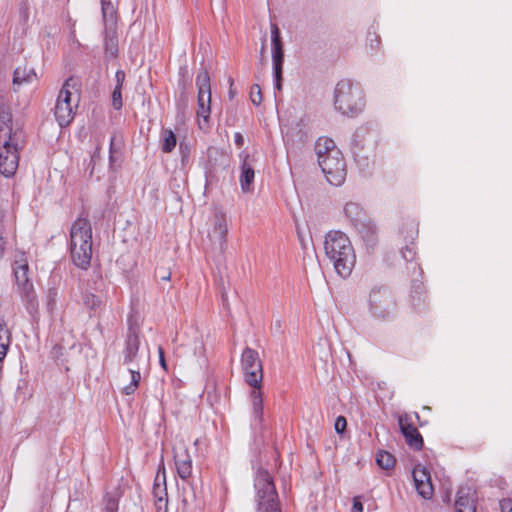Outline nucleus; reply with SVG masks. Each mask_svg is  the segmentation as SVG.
<instances>
[{
    "mask_svg": "<svg viewBox=\"0 0 512 512\" xmlns=\"http://www.w3.org/2000/svg\"><path fill=\"white\" fill-rule=\"evenodd\" d=\"M23 130L12 121L9 111H0V172L5 177L15 174L19 164V145L23 142Z\"/></svg>",
    "mask_w": 512,
    "mask_h": 512,
    "instance_id": "f257e3e1",
    "label": "nucleus"
},
{
    "mask_svg": "<svg viewBox=\"0 0 512 512\" xmlns=\"http://www.w3.org/2000/svg\"><path fill=\"white\" fill-rule=\"evenodd\" d=\"M241 366L245 382L253 389L250 392L252 403V425L261 427L263 418V394L261 385L263 380V367L258 352L252 348H245L241 355Z\"/></svg>",
    "mask_w": 512,
    "mask_h": 512,
    "instance_id": "f03ea898",
    "label": "nucleus"
},
{
    "mask_svg": "<svg viewBox=\"0 0 512 512\" xmlns=\"http://www.w3.org/2000/svg\"><path fill=\"white\" fill-rule=\"evenodd\" d=\"M315 153L327 181L334 186H340L346 178V165L334 141L327 137L318 138Z\"/></svg>",
    "mask_w": 512,
    "mask_h": 512,
    "instance_id": "7ed1b4c3",
    "label": "nucleus"
},
{
    "mask_svg": "<svg viewBox=\"0 0 512 512\" xmlns=\"http://www.w3.org/2000/svg\"><path fill=\"white\" fill-rule=\"evenodd\" d=\"M325 253L341 277H348L354 267L356 256L349 238L340 231L329 232L325 239Z\"/></svg>",
    "mask_w": 512,
    "mask_h": 512,
    "instance_id": "20e7f679",
    "label": "nucleus"
},
{
    "mask_svg": "<svg viewBox=\"0 0 512 512\" xmlns=\"http://www.w3.org/2000/svg\"><path fill=\"white\" fill-rule=\"evenodd\" d=\"M334 105L344 115L354 116L361 112L364 97L360 85L348 79L339 81L334 91Z\"/></svg>",
    "mask_w": 512,
    "mask_h": 512,
    "instance_id": "39448f33",
    "label": "nucleus"
},
{
    "mask_svg": "<svg viewBox=\"0 0 512 512\" xmlns=\"http://www.w3.org/2000/svg\"><path fill=\"white\" fill-rule=\"evenodd\" d=\"M79 102V84L76 79L71 77L63 84L54 108L55 118L61 127H65L72 122Z\"/></svg>",
    "mask_w": 512,
    "mask_h": 512,
    "instance_id": "423d86ee",
    "label": "nucleus"
},
{
    "mask_svg": "<svg viewBox=\"0 0 512 512\" xmlns=\"http://www.w3.org/2000/svg\"><path fill=\"white\" fill-rule=\"evenodd\" d=\"M13 272L18 291L21 294L22 300L26 303L27 310L30 313L36 311L38 308V300L29 276L28 260L23 253L14 260Z\"/></svg>",
    "mask_w": 512,
    "mask_h": 512,
    "instance_id": "0eeeda50",
    "label": "nucleus"
},
{
    "mask_svg": "<svg viewBox=\"0 0 512 512\" xmlns=\"http://www.w3.org/2000/svg\"><path fill=\"white\" fill-rule=\"evenodd\" d=\"M257 490V512H280L278 495L272 477L265 470H259L255 478Z\"/></svg>",
    "mask_w": 512,
    "mask_h": 512,
    "instance_id": "6e6552de",
    "label": "nucleus"
},
{
    "mask_svg": "<svg viewBox=\"0 0 512 512\" xmlns=\"http://www.w3.org/2000/svg\"><path fill=\"white\" fill-rule=\"evenodd\" d=\"M369 311L378 319H388L393 316L396 302L392 292L385 287L373 288L368 298Z\"/></svg>",
    "mask_w": 512,
    "mask_h": 512,
    "instance_id": "1a4fd4ad",
    "label": "nucleus"
},
{
    "mask_svg": "<svg viewBox=\"0 0 512 512\" xmlns=\"http://www.w3.org/2000/svg\"><path fill=\"white\" fill-rule=\"evenodd\" d=\"M271 46H272V63L274 72V85L278 91L282 88V71L284 62L283 42L279 27L276 23L270 24Z\"/></svg>",
    "mask_w": 512,
    "mask_h": 512,
    "instance_id": "9d476101",
    "label": "nucleus"
},
{
    "mask_svg": "<svg viewBox=\"0 0 512 512\" xmlns=\"http://www.w3.org/2000/svg\"><path fill=\"white\" fill-rule=\"evenodd\" d=\"M196 86L198 88L197 116L207 121L211 111V85L210 76L206 70L198 72L196 76Z\"/></svg>",
    "mask_w": 512,
    "mask_h": 512,
    "instance_id": "9b49d317",
    "label": "nucleus"
},
{
    "mask_svg": "<svg viewBox=\"0 0 512 512\" xmlns=\"http://www.w3.org/2000/svg\"><path fill=\"white\" fill-rule=\"evenodd\" d=\"M92 246V228L86 218H77L70 230V247Z\"/></svg>",
    "mask_w": 512,
    "mask_h": 512,
    "instance_id": "f8f14e48",
    "label": "nucleus"
},
{
    "mask_svg": "<svg viewBox=\"0 0 512 512\" xmlns=\"http://www.w3.org/2000/svg\"><path fill=\"white\" fill-rule=\"evenodd\" d=\"M228 234V223L226 216L221 211H216L211 218V228L208 237L211 242L218 244L223 249Z\"/></svg>",
    "mask_w": 512,
    "mask_h": 512,
    "instance_id": "ddd939ff",
    "label": "nucleus"
},
{
    "mask_svg": "<svg viewBox=\"0 0 512 512\" xmlns=\"http://www.w3.org/2000/svg\"><path fill=\"white\" fill-rule=\"evenodd\" d=\"M412 476L418 494L424 499H430L433 496L434 489L427 468L421 465L415 466Z\"/></svg>",
    "mask_w": 512,
    "mask_h": 512,
    "instance_id": "4468645a",
    "label": "nucleus"
},
{
    "mask_svg": "<svg viewBox=\"0 0 512 512\" xmlns=\"http://www.w3.org/2000/svg\"><path fill=\"white\" fill-rule=\"evenodd\" d=\"M398 423L407 444L413 449L420 450L423 446V438L413 425L411 418L407 414L401 415Z\"/></svg>",
    "mask_w": 512,
    "mask_h": 512,
    "instance_id": "2eb2a0df",
    "label": "nucleus"
},
{
    "mask_svg": "<svg viewBox=\"0 0 512 512\" xmlns=\"http://www.w3.org/2000/svg\"><path fill=\"white\" fill-rule=\"evenodd\" d=\"M174 462L177 475L186 480L192 475V459L184 445L174 447Z\"/></svg>",
    "mask_w": 512,
    "mask_h": 512,
    "instance_id": "dca6fc26",
    "label": "nucleus"
},
{
    "mask_svg": "<svg viewBox=\"0 0 512 512\" xmlns=\"http://www.w3.org/2000/svg\"><path fill=\"white\" fill-rule=\"evenodd\" d=\"M140 339L135 332L127 335L123 350V364L126 366H138Z\"/></svg>",
    "mask_w": 512,
    "mask_h": 512,
    "instance_id": "f3484780",
    "label": "nucleus"
},
{
    "mask_svg": "<svg viewBox=\"0 0 512 512\" xmlns=\"http://www.w3.org/2000/svg\"><path fill=\"white\" fill-rule=\"evenodd\" d=\"M241 158V174H240V186L243 192H251L253 189V182L255 172L252 165L249 163V155L246 153L240 154Z\"/></svg>",
    "mask_w": 512,
    "mask_h": 512,
    "instance_id": "a211bd4d",
    "label": "nucleus"
},
{
    "mask_svg": "<svg viewBox=\"0 0 512 512\" xmlns=\"http://www.w3.org/2000/svg\"><path fill=\"white\" fill-rule=\"evenodd\" d=\"M456 512H476L474 493L470 488L461 487L455 501Z\"/></svg>",
    "mask_w": 512,
    "mask_h": 512,
    "instance_id": "6ab92c4d",
    "label": "nucleus"
},
{
    "mask_svg": "<svg viewBox=\"0 0 512 512\" xmlns=\"http://www.w3.org/2000/svg\"><path fill=\"white\" fill-rule=\"evenodd\" d=\"M70 253H71V259L77 267H79L81 269L88 268V266L90 265V262H91V258H92V246L70 247Z\"/></svg>",
    "mask_w": 512,
    "mask_h": 512,
    "instance_id": "aec40b11",
    "label": "nucleus"
},
{
    "mask_svg": "<svg viewBox=\"0 0 512 512\" xmlns=\"http://www.w3.org/2000/svg\"><path fill=\"white\" fill-rule=\"evenodd\" d=\"M344 212L358 229L364 228L369 224L366 222L365 213L357 203H347L344 207Z\"/></svg>",
    "mask_w": 512,
    "mask_h": 512,
    "instance_id": "412c9836",
    "label": "nucleus"
},
{
    "mask_svg": "<svg viewBox=\"0 0 512 512\" xmlns=\"http://www.w3.org/2000/svg\"><path fill=\"white\" fill-rule=\"evenodd\" d=\"M153 494L155 500L163 499L167 500V489H166V472L163 459L161 460L158 468V472L155 478Z\"/></svg>",
    "mask_w": 512,
    "mask_h": 512,
    "instance_id": "4be33fe9",
    "label": "nucleus"
},
{
    "mask_svg": "<svg viewBox=\"0 0 512 512\" xmlns=\"http://www.w3.org/2000/svg\"><path fill=\"white\" fill-rule=\"evenodd\" d=\"M37 79L34 69L28 65L18 66L14 70L13 84L22 85L24 83H32Z\"/></svg>",
    "mask_w": 512,
    "mask_h": 512,
    "instance_id": "5701e85b",
    "label": "nucleus"
},
{
    "mask_svg": "<svg viewBox=\"0 0 512 512\" xmlns=\"http://www.w3.org/2000/svg\"><path fill=\"white\" fill-rule=\"evenodd\" d=\"M104 50L109 58H114L118 53V41L114 31L106 29L104 36Z\"/></svg>",
    "mask_w": 512,
    "mask_h": 512,
    "instance_id": "b1692460",
    "label": "nucleus"
},
{
    "mask_svg": "<svg viewBox=\"0 0 512 512\" xmlns=\"http://www.w3.org/2000/svg\"><path fill=\"white\" fill-rule=\"evenodd\" d=\"M129 373L131 375V381L128 385H125L122 389L123 394L132 395L135 393L141 380V373L138 366H129Z\"/></svg>",
    "mask_w": 512,
    "mask_h": 512,
    "instance_id": "393cba45",
    "label": "nucleus"
},
{
    "mask_svg": "<svg viewBox=\"0 0 512 512\" xmlns=\"http://www.w3.org/2000/svg\"><path fill=\"white\" fill-rule=\"evenodd\" d=\"M161 138V150L164 153H170L173 151L177 144L175 133L170 129H163L160 134Z\"/></svg>",
    "mask_w": 512,
    "mask_h": 512,
    "instance_id": "a878e982",
    "label": "nucleus"
},
{
    "mask_svg": "<svg viewBox=\"0 0 512 512\" xmlns=\"http://www.w3.org/2000/svg\"><path fill=\"white\" fill-rule=\"evenodd\" d=\"M11 342V334L3 320H0V362L5 358Z\"/></svg>",
    "mask_w": 512,
    "mask_h": 512,
    "instance_id": "bb28decb",
    "label": "nucleus"
},
{
    "mask_svg": "<svg viewBox=\"0 0 512 512\" xmlns=\"http://www.w3.org/2000/svg\"><path fill=\"white\" fill-rule=\"evenodd\" d=\"M101 11L103 22L107 26L108 24H114L116 21V10L111 0H101Z\"/></svg>",
    "mask_w": 512,
    "mask_h": 512,
    "instance_id": "cd10ccee",
    "label": "nucleus"
},
{
    "mask_svg": "<svg viewBox=\"0 0 512 512\" xmlns=\"http://www.w3.org/2000/svg\"><path fill=\"white\" fill-rule=\"evenodd\" d=\"M377 464L385 469H391L395 465V458L392 454L387 451H379L376 457Z\"/></svg>",
    "mask_w": 512,
    "mask_h": 512,
    "instance_id": "c85d7f7f",
    "label": "nucleus"
},
{
    "mask_svg": "<svg viewBox=\"0 0 512 512\" xmlns=\"http://www.w3.org/2000/svg\"><path fill=\"white\" fill-rule=\"evenodd\" d=\"M84 304L91 310H96L101 306V299L94 294L88 293L84 295Z\"/></svg>",
    "mask_w": 512,
    "mask_h": 512,
    "instance_id": "c756f323",
    "label": "nucleus"
},
{
    "mask_svg": "<svg viewBox=\"0 0 512 512\" xmlns=\"http://www.w3.org/2000/svg\"><path fill=\"white\" fill-rule=\"evenodd\" d=\"M112 105L114 109L120 110L123 106L122 102V88L115 87L112 93Z\"/></svg>",
    "mask_w": 512,
    "mask_h": 512,
    "instance_id": "7c9ffc66",
    "label": "nucleus"
},
{
    "mask_svg": "<svg viewBox=\"0 0 512 512\" xmlns=\"http://www.w3.org/2000/svg\"><path fill=\"white\" fill-rule=\"evenodd\" d=\"M250 98L255 105H259L262 102V94L259 85H253L251 87Z\"/></svg>",
    "mask_w": 512,
    "mask_h": 512,
    "instance_id": "2f4dec72",
    "label": "nucleus"
},
{
    "mask_svg": "<svg viewBox=\"0 0 512 512\" xmlns=\"http://www.w3.org/2000/svg\"><path fill=\"white\" fill-rule=\"evenodd\" d=\"M118 501L115 498L107 497L105 500L104 512H117Z\"/></svg>",
    "mask_w": 512,
    "mask_h": 512,
    "instance_id": "473e14b6",
    "label": "nucleus"
},
{
    "mask_svg": "<svg viewBox=\"0 0 512 512\" xmlns=\"http://www.w3.org/2000/svg\"><path fill=\"white\" fill-rule=\"evenodd\" d=\"M204 343L201 339H196L193 345V353L195 357L202 358L204 356Z\"/></svg>",
    "mask_w": 512,
    "mask_h": 512,
    "instance_id": "72a5a7b5",
    "label": "nucleus"
},
{
    "mask_svg": "<svg viewBox=\"0 0 512 512\" xmlns=\"http://www.w3.org/2000/svg\"><path fill=\"white\" fill-rule=\"evenodd\" d=\"M347 427V421L345 417L338 416L334 423V429L338 434H342Z\"/></svg>",
    "mask_w": 512,
    "mask_h": 512,
    "instance_id": "f704fd0d",
    "label": "nucleus"
},
{
    "mask_svg": "<svg viewBox=\"0 0 512 512\" xmlns=\"http://www.w3.org/2000/svg\"><path fill=\"white\" fill-rule=\"evenodd\" d=\"M402 256L406 261H412L415 257V247L413 244L406 246L402 251Z\"/></svg>",
    "mask_w": 512,
    "mask_h": 512,
    "instance_id": "c9c22d12",
    "label": "nucleus"
},
{
    "mask_svg": "<svg viewBox=\"0 0 512 512\" xmlns=\"http://www.w3.org/2000/svg\"><path fill=\"white\" fill-rule=\"evenodd\" d=\"M155 276L160 280L169 281L171 279V272L164 268H157Z\"/></svg>",
    "mask_w": 512,
    "mask_h": 512,
    "instance_id": "e433bc0d",
    "label": "nucleus"
},
{
    "mask_svg": "<svg viewBox=\"0 0 512 512\" xmlns=\"http://www.w3.org/2000/svg\"><path fill=\"white\" fill-rule=\"evenodd\" d=\"M125 72L123 70H117L116 73H115V80H116V85L115 87H120L122 88L123 87V83L125 81Z\"/></svg>",
    "mask_w": 512,
    "mask_h": 512,
    "instance_id": "4c0bfd02",
    "label": "nucleus"
},
{
    "mask_svg": "<svg viewBox=\"0 0 512 512\" xmlns=\"http://www.w3.org/2000/svg\"><path fill=\"white\" fill-rule=\"evenodd\" d=\"M155 506H156L157 512H167L168 500H163V499L155 500Z\"/></svg>",
    "mask_w": 512,
    "mask_h": 512,
    "instance_id": "58836bf2",
    "label": "nucleus"
},
{
    "mask_svg": "<svg viewBox=\"0 0 512 512\" xmlns=\"http://www.w3.org/2000/svg\"><path fill=\"white\" fill-rule=\"evenodd\" d=\"M351 512H363V504L359 501L357 497L353 499V506Z\"/></svg>",
    "mask_w": 512,
    "mask_h": 512,
    "instance_id": "ea45409f",
    "label": "nucleus"
},
{
    "mask_svg": "<svg viewBox=\"0 0 512 512\" xmlns=\"http://www.w3.org/2000/svg\"><path fill=\"white\" fill-rule=\"evenodd\" d=\"M500 505H501L502 512H512V501L511 500H503Z\"/></svg>",
    "mask_w": 512,
    "mask_h": 512,
    "instance_id": "a19ab883",
    "label": "nucleus"
},
{
    "mask_svg": "<svg viewBox=\"0 0 512 512\" xmlns=\"http://www.w3.org/2000/svg\"><path fill=\"white\" fill-rule=\"evenodd\" d=\"M234 142L238 147H242L244 144V137L240 132L234 134Z\"/></svg>",
    "mask_w": 512,
    "mask_h": 512,
    "instance_id": "79ce46f5",
    "label": "nucleus"
},
{
    "mask_svg": "<svg viewBox=\"0 0 512 512\" xmlns=\"http://www.w3.org/2000/svg\"><path fill=\"white\" fill-rule=\"evenodd\" d=\"M158 354H159L160 365L166 370L167 369L166 361H165V358H164V351H163L162 347H158Z\"/></svg>",
    "mask_w": 512,
    "mask_h": 512,
    "instance_id": "37998d69",
    "label": "nucleus"
},
{
    "mask_svg": "<svg viewBox=\"0 0 512 512\" xmlns=\"http://www.w3.org/2000/svg\"><path fill=\"white\" fill-rule=\"evenodd\" d=\"M113 154H114V137L110 140V161H113Z\"/></svg>",
    "mask_w": 512,
    "mask_h": 512,
    "instance_id": "c03bdc74",
    "label": "nucleus"
},
{
    "mask_svg": "<svg viewBox=\"0 0 512 512\" xmlns=\"http://www.w3.org/2000/svg\"><path fill=\"white\" fill-rule=\"evenodd\" d=\"M4 246H5V241H4V238L2 237V235L0 234V258L3 256Z\"/></svg>",
    "mask_w": 512,
    "mask_h": 512,
    "instance_id": "a18cd8bd",
    "label": "nucleus"
},
{
    "mask_svg": "<svg viewBox=\"0 0 512 512\" xmlns=\"http://www.w3.org/2000/svg\"><path fill=\"white\" fill-rule=\"evenodd\" d=\"M229 83H230V86L233 85V79L232 78H229Z\"/></svg>",
    "mask_w": 512,
    "mask_h": 512,
    "instance_id": "49530a36",
    "label": "nucleus"
},
{
    "mask_svg": "<svg viewBox=\"0 0 512 512\" xmlns=\"http://www.w3.org/2000/svg\"><path fill=\"white\" fill-rule=\"evenodd\" d=\"M229 94H230V97H233V91H232V89H230Z\"/></svg>",
    "mask_w": 512,
    "mask_h": 512,
    "instance_id": "de8ad7c7",
    "label": "nucleus"
}]
</instances>
